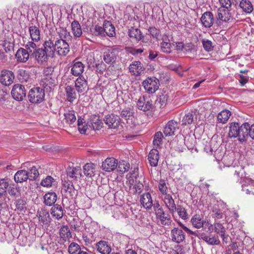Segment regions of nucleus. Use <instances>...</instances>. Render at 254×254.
Returning <instances> with one entry per match:
<instances>
[{"mask_svg": "<svg viewBox=\"0 0 254 254\" xmlns=\"http://www.w3.org/2000/svg\"><path fill=\"white\" fill-rule=\"evenodd\" d=\"M24 46L25 48H19L15 55L17 61L23 63H26L31 57L33 49L37 48L36 44L32 41H28Z\"/></svg>", "mask_w": 254, "mask_h": 254, "instance_id": "obj_1", "label": "nucleus"}, {"mask_svg": "<svg viewBox=\"0 0 254 254\" xmlns=\"http://www.w3.org/2000/svg\"><path fill=\"white\" fill-rule=\"evenodd\" d=\"M28 97L32 103H40L45 97V90L40 87H37L30 90Z\"/></svg>", "mask_w": 254, "mask_h": 254, "instance_id": "obj_2", "label": "nucleus"}, {"mask_svg": "<svg viewBox=\"0 0 254 254\" xmlns=\"http://www.w3.org/2000/svg\"><path fill=\"white\" fill-rule=\"evenodd\" d=\"M122 51V50L117 47H113L104 50L103 53V60L104 62L108 64L114 63L119 54Z\"/></svg>", "mask_w": 254, "mask_h": 254, "instance_id": "obj_3", "label": "nucleus"}, {"mask_svg": "<svg viewBox=\"0 0 254 254\" xmlns=\"http://www.w3.org/2000/svg\"><path fill=\"white\" fill-rule=\"evenodd\" d=\"M142 84L148 93L152 94L158 89L159 81L155 77H150L144 80Z\"/></svg>", "mask_w": 254, "mask_h": 254, "instance_id": "obj_4", "label": "nucleus"}, {"mask_svg": "<svg viewBox=\"0 0 254 254\" xmlns=\"http://www.w3.org/2000/svg\"><path fill=\"white\" fill-rule=\"evenodd\" d=\"M232 19L230 9L219 8L217 9L216 24L217 26H221L223 22H229Z\"/></svg>", "mask_w": 254, "mask_h": 254, "instance_id": "obj_5", "label": "nucleus"}, {"mask_svg": "<svg viewBox=\"0 0 254 254\" xmlns=\"http://www.w3.org/2000/svg\"><path fill=\"white\" fill-rule=\"evenodd\" d=\"M180 141V146L182 145V144L184 143L189 150H192L196 144V138L193 136L190 135H187L184 137L183 135H178L176 137V139L174 142L176 141Z\"/></svg>", "mask_w": 254, "mask_h": 254, "instance_id": "obj_6", "label": "nucleus"}, {"mask_svg": "<svg viewBox=\"0 0 254 254\" xmlns=\"http://www.w3.org/2000/svg\"><path fill=\"white\" fill-rule=\"evenodd\" d=\"M31 57L35 59V60L39 64H43L44 63L47 62L49 56L46 53L43 48H38L33 49Z\"/></svg>", "mask_w": 254, "mask_h": 254, "instance_id": "obj_7", "label": "nucleus"}, {"mask_svg": "<svg viewBox=\"0 0 254 254\" xmlns=\"http://www.w3.org/2000/svg\"><path fill=\"white\" fill-rule=\"evenodd\" d=\"M202 218V216L198 214H195L193 216L190 220L192 226L195 228L199 229L203 227L204 225L205 227L208 228V231L211 232L212 230V224L208 221L206 222Z\"/></svg>", "mask_w": 254, "mask_h": 254, "instance_id": "obj_8", "label": "nucleus"}, {"mask_svg": "<svg viewBox=\"0 0 254 254\" xmlns=\"http://www.w3.org/2000/svg\"><path fill=\"white\" fill-rule=\"evenodd\" d=\"M13 98L17 101H22L26 97V91L25 87L20 84H15L11 90Z\"/></svg>", "mask_w": 254, "mask_h": 254, "instance_id": "obj_9", "label": "nucleus"}, {"mask_svg": "<svg viewBox=\"0 0 254 254\" xmlns=\"http://www.w3.org/2000/svg\"><path fill=\"white\" fill-rule=\"evenodd\" d=\"M55 46L57 53L60 56H66L70 51V48L67 42L56 40Z\"/></svg>", "mask_w": 254, "mask_h": 254, "instance_id": "obj_10", "label": "nucleus"}, {"mask_svg": "<svg viewBox=\"0 0 254 254\" xmlns=\"http://www.w3.org/2000/svg\"><path fill=\"white\" fill-rule=\"evenodd\" d=\"M152 102L149 97L144 96L140 97L137 102V108L143 112L148 111L153 107Z\"/></svg>", "mask_w": 254, "mask_h": 254, "instance_id": "obj_11", "label": "nucleus"}, {"mask_svg": "<svg viewBox=\"0 0 254 254\" xmlns=\"http://www.w3.org/2000/svg\"><path fill=\"white\" fill-rule=\"evenodd\" d=\"M14 79V75L10 70L3 69L1 72L0 82L5 86L11 84Z\"/></svg>", "mask_w": 254, "mask_h": 254, "instance_id": "obj_12", "label": "nucleus"}, {"mask_svg": "<svg viewBox=\"0 0 254 254\" xmlns=\"http://www.w3.org/2000/svg\"><path fill=\"white\" fill-rule=\"evenodd\" d=\"M105 123L110 128H116L120 124L119 117L114 114L108 115L105 117Z\"/></svg>", "mask_w": 254, "mask_h": 254, "instance_id": "obj_13", "label": "nucleus"}, {"mask_svg": "<svg viewBox=\"0 0 254 254\" xmlns=\"http://www.w3.org/2000/svg\"><path fill=\"white\" fill-rule=\"evenodd\" d=\"M200 21L202 25L204 27L210 28L214 23V15L211 12L206 11L202 15Z\"/></svg>", "mask_w": 254, "mask_h": 254, "instance_id": "obj_14", "label": "nucleus"}, {"mask_svg": "<svg viewBox=\"0 0 254 254\" xmlns=\"http://www.w3.org/2000/svg\"><path fill=\"white\" fill-rule=\"evenodd\" d=\"M140 202L146 210H150L153 206V200L150 192H145L140 195Z\"/></svg>", "mask_w": 254, "mask_h": 254, "instance_id": "obj_15", "label": "nucleus"}, {"mask_svg": "<svg viewBox=\"0 0 254 254\" xmlns=\"http://www.w3.org/2000/svg\"><path fill=\"white\" fill-rule=\"evenodd\" d=\"M84 65L82 62L74 61L73 64L71 66L70 73L74 76H83L82 74L84 70Z\"/></svg>", "mask_w": 254, "mask_h": 254, "instance_id": "obj_16", "label": "nucleus"}, {"mask_svg": "<svg viewBox=\"0 0 254 254\" xmlns=\"http://www.w3.org/2000/svg\"><path fill=\"white\" fill-rule=\"evenodd\" d=\"M143 64L139 61L132 62L129 66V72L135 76L140 75L144 71Z\"/></svg>", "mask_w": 254, "mask_h": 254, "instance_id": "obj_17", "label": "nucleus"}, {"mask_svg": "<svg viewBox=\"0 0 254 254\" xmlns=\"http://www.w3.org/2000/svg\"><path fill=\"white\" fill-rule=\"evenodd\" d=\"M179 129L178 123L174 120H171L166 124L164 129V133L166 136H171L175 134L177 129Z\"/></svg>", "mask_w": 254, "mask_h": 254, "instance_id": "obj_18", "label": "nucleus"}, {"mask_svg": "<svg viewBox=\"0 0 254 254\" xmlns=\"http://www.w3.org/2000/svg\"><path fill=\"white\" fill-rule=\"evenodd\" d=\"M43 49L45 51L46 53L50 58H53L55 56V52H56L55 43L49 39L46 40L43 44Z\"/></svg>", "mask_w": 254, "mask_h": 254, "instance_id": "obj_19", "label": "nucleus"}, {"mask_svg": "<svg viewBox=\"0 0 254 254\" xmlns=\"http://www.w3.org/2000/svg\"><path fill=\"white\" fill-rule=\"evenodd\" d=\"M118 166V161L114 158H108L102 163V168L107 172L114 170Z\"/></svg>", "mask_w": 254, "mask_h": 254, "instance_id": "obj_20", "label": "nucleus"}, {"mask_svg": "<svg viewBox=\"0 0 254 254\" xmlns=\"http://www.w3.org/2000/svg\"><path fill=\"white\" fill-rule=\"evenodd\" d=\"M95 249L101 254H110L111 252V248L108 242L105 241H100L97 243Z\"/></svg>", "mask_w": 254, "mask_h": 254, "instance_id": "obj_21", "label": "nucleus"}, {"mask_svg": "<svg viewBox=\"0 0 254 254\" xmlns=\"http://www.w3.org/2000/svg\"><path fill=\"white\" fill-rule=\"evenodd\" d=\"M200 236V239L203 240L209 245H219L220 244V241L217 236H207L205 233L202 232Z\"/></svg>", "mask_w": 254, "mask_h": 254, "instance_id": "obj_22", "label": "nucleus"}, {"mask_svg": "<svg viewBox=\"0 0 254 254\" xmlns=\"http://www.w3.org/2000/svg\"><path fill=\"white\" fill-rule=\"evenodd\" d=\"M163 200L166 207L170 212L172 214H174L176 211V207L177 206L172 195L170 194H165Z\"/></svg>", "mask_w": 254, "mask_h": 254, "instance_id": "obj_23", "label": "nucleus"}, {"mask_svg": "<svg viewBox=\"0 0 254 254\" xmlns=\"http://www.w3.org/2000/svg\"><path fill=\"white\" fill-rule=\"evenodd\" d=\"M171 237L173 241L180 243L185 239V235L182 230L175 228L171 231Z\"/></svg>", "mask_w": 254, "mask_h": 254, "instance_id": "obj_24", "label": "nucleus"}, {"mask_svg": "<svg viewBox=\"0 0 254 254\" xmlns=\"http://www.w3.org/2000/svg\"><path fill=\"white\" fill-rule=\"evenodd\" d=\"M67 177L76 179L81 177V169L80 167L69 166L66 169Z\"/></svg>", "mask_w": 254, "mask_h": 254, "instance_id": "obj_25", "label": "nucleus"}, {"mask_svg": "<svg viewBox=\"0 0 254 254\" xmlns=\"http://www.w3.org/2000/svg\"><path fill=\"white\" fill-rule=\"evenodd\" d=\"M249 129H250V124L248 123H245L240 126L239 138L240 141L244 142L247 140L249 136Z\"/></svg>", "mask_w": 254, "mask_h": 254, "instance_id": "obj_26", "label": "nucleus"}, {"mask_svg": "<svg viewBox=\"0 0 254 254\" xmlns=\"http://www.w3.org/2000/svg\"><path fill=\"white\" fill-rule=\"evenodd\" d=\"M75 89L78 93L83 92L87 87V82L83 76L78 77L75 81Z\"/></svg>", "mask_w": 254, "mask_h": 254, "instance_id": "obj_27", "label": "nucleus"}, {"mask_svg": "<svg viewBox=\"0 0 254 254\" xmlns=\"http://www.w3.org/2000/svg\"><path fill=\"white\" fill-rule=\"evenodd\" d=\"M29 32L32 42L35 43V42H38L40 40V31L38 27L33 25H30L29 27Z\"/></svg>", "mask_w": 254, "mask_h": 254, "instance_id": "obj_28", "label": "nucleus"}, {"mask_svg": "<svg viewBox=\"0 0 254 254\" xmlns=\"http://www.w3.org/2000/svg\"><path fill=\"white\" fill-rule=\"evenodd\" d=\"M103 26L104 36L106 35L111 37L115 36V28L110 21H104Z\"/></svg>", "mask_w": 254, "mask_h": 254, "instance_id": "obj_29", "label": "nucleus"}, {"mask_svg": "<svg viewBox=\"0 0 254 254\" xmlns=\"http://www.w3.org/2000/svg\"><path fill=\"white\" fill-rule=\"evenodd\" d=\"M156 215L157 219L160 221L161 225L164 226H169L171 222L172 219L170 215L164 211L157 214Z\"/></svg>", "mask_w": 254, "mask_h": 254, "instance_id": "obj_30", "label": "nucleus"}, {"mask_svg": "<svg viewBox=\"0 0 254 254\" xmlns=\"http://www.w3.org/2000/svg\"><path fill=\"white\" fill-rule=\"evenodd\" d=\"M51 214L57 219H61L64 214V211L61 205L54 204L51 209Z\"/></svg>", "mask_w": 254, "mask_h": 254, "instance_id": "obj_31", "label": "nucleus"}, {"mask_svg": "<svg viewBox=\"0 0 254 254\" xmlns=\"http://www.w3.org/2000/svg\"><path fill=\"white\" fill-rule=\"evenodd\" d=\"M63 185L64 190L67 193L66 195L72 197L75 194V189L71 181L64 179L63 180Z\"/></svg>", "mask_w": 254, "mask_h": 254, "instance_id": "obj_32", "label": "nucleus"}, {"mask_svg": "<svg viewBox=\"0 0 254 254\" xmlns=\"http://www.w3.org/2000/svg\"><path fill=\"white\" fill-rule=\"evenodd\" d=\"M240 125L238 123H232L229 127V136L231 138H239Z\"/></svg>", "mask_w": 254, "mask_h": 254, "instance_id": "obj_33", "label": "nucleus"}, {"mask_svg": "<svg viewBox=\"0 0 254 254\" xmlns=\"http://www.w3.org/2000/svg\"><path fill=\"white\" fill-rule=\"evenodd\" d=\"M64 121L70 127H74L76 124V118L74 111H68L64 114Z\"/></svg>", "mask_w": 254, "mask_h": 254, "instance_id": "obj_34", "label": "nucleus"}, {"mask_svg": "<svg viewBox=\"0 0 254 254\" xmlns=\"http://www.w3.org/2000/svg\"><path fill=\"white\" fill-rule=\"evenodd\" d=\"M28 171L25 170L18 171L14 175V180L17 183L26 181L29 179Z\"/></svg>", "mask_w": 254, "mask_h": 254, "instance_id": "obj_35", "label": "nucleus"}, {"mask_svg": "<svg viewBox=\"0 0 254 254\" xmlns=\"http://www.w3.org/2000/svg\"><path fill=\"white\" fill-rule=\"evenodd\" d=\"M57 199V194L54 191L48 192L44 196V202L48 206H52L53 204H54Z\"/></svg>", "mask_w": 254, "mask_h": 254, "instance_id": "obj_36", "label": "nucleus"}, {"mask_svg": "<svg viewBox=\"0 0 254 254\" xmlns=\"http://www.w3.org/2000/svg\"><path fill=\"white\" fill-rule=\"evenodd\" d=\"M148 159L151 166H157L159 160L158 151L157 149H152L148 154Z\"/></svg>", "mask_w": 254, "mask_h": 254, "instance_id": "obj_37", "label": "nucleus"}, {"mask_svg": "<svg viewBox=\"0 0 254 254\" xmlns=\"http://www.w3.org/2000/svg\"><path fill=\"white\" fill-rule=\"evenodd\" d=\"M127 34L128 36L133 39H135L137 41H139L142 39L143 36L140 29L134 27H131L128 29Z\"/></svg>", "mask_w": 254, "mask_h": 254, "instance_id": "obj_38", "label": "nucleus"}, {"mask_svg": "<svg viewBox=\"0 0 254 254\" xmlns=\"http://www.w3.org/2000/svg\"><path fill=\"white\" fill-rule=\"evenodd\" d=\"M90 124L94 130L100 129L103 125L102 121L100 119L99 116L94 115L90 118Z\"/></svg>", "mask_w": 254, "mask_h": 254, "instance_id": "obj_39", "label": "nucleus"}, {"mask_svg": "<svg viewBox=\"0 0 254 254\" xmlns=\"http://www.w3.org/2000/svg\"><path fill=\"white\" fill-rule=\"evenodd\" d=\"M39 220L43 224H47L51 221V218L49 212L45 210L41 209L38 211Z\"/></svg>", "mask_w": 254, "mask_h": 254, "instance_id": "obj_40", "label": "nucleus"}, {"mask_svg": "<svg viewBox=\"0 0 254 254\" xmlns=\"http://www.w3.org/2000/svg\"><path fill=\"white\" fill-rule=\"evenodd\" d=\"M231 115V112L228 110H223L217 115V122L219 123L225 124Z\"/></svg>", "mask_w": 254, "mask_h": 254, "instance_id": "obj_41", "label": "nucleus"}, {"mask_svg": "<svg viewBox=\"0 0 254 254\" xmlns=\"http://www.w3.org/2000/svg\"><path fill=\"white\" fill-rule=\"evenodd\" d=\"M67 99L69 102H72L77 98V94L73 86L67 85L65 88Z\"/></svg>", "mask_w": 254, "mask_h": 254, "instance_id": "obj_42", "label": "nucleus"}, {"mask_svg": "<svg viewBox=\"0 0 254 254\" xmlns=\"http://www.w3.org/2000/svg\"><path fill=\"white\" fill-rule=\"evenodd\" d=\"M120 117L125 120L127 123L132 122L133 118V112L130 108H126L123 109L120 113Z\"/></svg>", "mask_w": 254, "mask_h": 254, "instance_id": "obj_43", "label": "nucleus"}, {"mask_svg": "<svg viewBox=\"0 0 254 254\" xmlns=\"http://www.w3.org/2000/svg\"><path fill=\"white\" fill-rule=\"evenodd\" d=\"M71 30L74 37L78 38L82 34L81 26L77 20L73 21L71 23Z\"/></svg>", "mask_w": 254, "mask_h": 254, "instance_id": "obj_44", "label": "nucleus"}, {"mask_svg": "<svg viewBox=\"0 0 254 254\" xmlns=\"http://www.w3.org/2000/svg\"><path fill=\"white\" fill-rule=\"evenodd\" d=\"M239 6L244 12L247 13H251L254 10L253 6L249 0H242Z\"/></svg>", "mask_w": 254, "mask_h": 254, "instance_id": "obj_45", "label": "nucleus"}, {"mask_svg": "<svg viewBox=\"0 0 254 254\" xmlns=\"http://www.w3.org/2000/svg\"><path fill=\"white\" fill-rule=\"evenodd\" d=\"M17 78L20 82H27L30 78V74L28 71L20 69L17 71Z\"/></svg>", "mask_w": 254, "mask_h": 254, "instance_id": "obj_46", "label": "nucleus"}, {"mask_svg": "<svg viewBox=\"0 0 254 254\" xmlns=\"http://www.w3.org/2000/svg\"><path fill=\"white\" fill-rule=\"evenodd\" d=\"M59 38H57V40L64 41L67 42L70 40L71 36L69 32L67 31L64 28H61L58 31Z\"/></svg>", "mask_w": 254, "mask_h": 254, "instance_id": "obj_47", "label": "nucleus"}, {"mask_svg": "<svg viewBox=\"0 0 254 254\" xmlns=\"http://www.w3.org/2000/svg\"><path fill=\"white\" fill-rule=\"evenodd\" d=\"M144 186L142 183L140 181H135L134 185L131 187L129 186V190L130 193L133 194H140L143 189Z\"/></svg>", "mask_w": 254, "mask_h": 254, "instance_id": "obj_48", "label": "nucleus"}, {"mask_svg": "<svg viewBox=\"0 0 254 254\" xmlns=\"http://www.w3.org/2000/svg\"><path fill=\"white\" fill-rule=\"evenodd\" d=\"M84 175L88 177L94 176V165L92 163H87L83 167Z\"/></svg>", "mask_w": 254, "mask_h": 254, "instance_id": "obj_49", "label": "nucleus"}, {"mask_svg": "<svg viewBox=\"0 0 254 254\" xmlns=\"http://www.w3.org/2000/svg\"><path fill=\"white\" fill-rule=\"evenodd\" d=\"M178 214L183 220H187L189 218V215L187 212V209L182 205L178 204L176 207Z\"/></svg>", "mask_w": 254, "mask_h": 254, "instance_id": "obj_50", "label": "nucleus"}, {"mask_svg": "<svg viewBox=\"0 0 254 254\" xmlns=\"http://www.w3.org/2000/svg\"><path fill=\"white\" fill-rule=\"evenodd\" d=\"M90 31L92 35L104 37L103 27L96 25L91 28Z\"/></svg>", "mask_w": 254, "mask_h": 254, "instance_id": "obj_51", "label": "nucleus"}, {"mask_svg": "<svg viewBox=\"0 0 254 254\" xmlns=\"http://www.w3.org/2000/svg\"><path fill=\"white\" fill-rule=\"evenodd\" d=\"M196 52V49L195 45L190 42L185 44L183 53L186 54H194Z\"/></svg>", "mask_w": 254, "mask_h": 254, "instance_id": "obj_52", "label": "nucleus"}, {"mask_svg": "<svg viewBox=\"0 0 254 254\" xmlns=\"http://www.w3.org/2000/svg\"><path fill=\"white\" fill-rule=\"evenodd\" d=\"M83 121L84 120L81 117L78 118L77 120L78 129L79 131L82 134L85 133L88 128L87 125Z\"/></svg>", "mask_w": 254, "mask_h": 254, "instance_id": "obj_53", "label": "nucleus"}, {"mask_svg": "<svg viewBox=\"0 0 254 254\" xmlns=\"http://www.w3.org/2000/svg\"><path fill=\"white\" fill-rule=\"evenodd\" d=\"M161 51L166 54L172 52V44L170 42H161L160 44Z\"/></svg>", "mask_w": 254, "mask_h": 254, "instance_id": "obj_54", "label": "nucleus"}, {"mask_svg": "<svg viewBox=\"0 0 254 254\" xmlns=\"http://www.w3.org/2000/svg\"><path fill=\"white\" fill-rule=\"evenodd\" d=\"M148 32L153 38L157 40L159 39L161 36L159 29L156 28L155 27H150L148 29Z\"/></svg>", "mask_w": 254, "mask_h": 254, "instance_id": "obj_55", "label": "nucleus"}, {"mask_svg": "<svg viewBox=\"0 0 254 254\" xmlns=\"http://www.w3.org/2000/svg\"><path fill=\"white\" fill-rule=\"evenodd\" d=\"M118 164V170L122 173L127 172L130 167L129 164L124 160L120 161Z\"/></svg>", "mask_w": 254, "mask_h": 254, "instance_id": "obj_56", "label": "nucleus"}, {"mask_svg": "<svg viewBox=\"0 0 254 254\" xmlns=\"http://www.w3.org/2000/svg\"><path fill=\"white\" fill-rule=\"evenodd\" d=\"M55 182V180L50 176H47L46 178L43 179L41 182V185L47 188L52 187L54 183Z\"/></svg>", "mask_w": 254, "mask_h": 254, "instance_id": "obj_57", "label": "nucleus"}, {"mask_svg": "<svg viewBox=\"0 0 254 254\" xmlns=\"http://www.w3.org/2000/svg\"><path fill=\"white\" fill-rule=\"evenodd\" d=\"M194 121L193 115L191 113H188L185 115L182 120V126L190 125Z\"/></svg>", "mask_w": 254, "mask_h": 254, "instance_id": "obj_58", "label": "nucleus"}, {"mask_svg": "<svg viewBox=\"0 0 254 254\" xmlns=\"http://www.w3.org/2000/svg\"><path fill=\"white\" fill-rule=\"evenodd\" d=\"M80 246L75 243H71L68 247V252L70 254H78V252L80 251Z\"/></svg>", "mask_w": 254, "mask_h": 254, "instance_id": "obj_59", "label": "nucleus"}, {"mask_svg": "<svg viewBox=\"0 0 254 254\" xmlns=\"http://www.w3.org/2000/svg\"><path fill=\"white\" fill-rule=\"evenodd\" d=\"M125 49L127 53L131 54L133 56H137L138 55L141 54L144 51V49H136L131 47H126Z\"/></svg>", "mask_w": 254, "mask_h": 254, "instance_id": "obj_60", "label": "nucleus"}, {"mask_svg": "<svg viewBox=\"0 0 254 254\" xmlns=\"http://www.w3.org/2000/svg\"><path fill=\"white\" fill-rule=\"evenodd\" d=\"M28 177L30 180H34L39 176V174L36 167L33 166L28 171Z\"/></svg>", "mask_w": 254, "mask_h": 254, "instance_id": "obj_61", "label": "nucleus"}, {"mask_svg": "<svg viewBox=\"0 0 254 254\" xmlns=\"http://www.w3.org/2000/svg\"><path fill=\"white\" fill-rule=\"evenodd\" d=\"M212 217L215 219H220L223 217L222 210L214 206L212 209Z\"/></svg>", "mask_w": 254, "mask_h": 254, "instance_id": "obj_62", "label": "nucleus"}, {"mask_svg": "<svg viewBox=\"0 0 254 254\" xmlns=\"http://www.w3.org/2000/svg\"><path fill=\"white\" fill-rule=\"evenodd\" d=\"M60 233L62 238H68L71 235L68 227L67 226H62L60 230Z\"/></svg>", "mask_w": 254, "mask_h": 254, "instance_id": "obj_63", "label": "nucleus"}, {"mask_svg": "<svg viewBox=\"0 0 254 254\" xmlns=\"http://www.w3.org/2000/svg\"><path fill=\"white\" fill-rule=\"evenodd\" d=\"M158 188L162 194L165 195L168 194L167 193L168 188L166 186L165 181L164 180H160L159 182Z\"/></svg>", "mask_w": 254, "mask_h": 254, "instance_id": "obj_64", "label": "nucleus"}]
</instances>
